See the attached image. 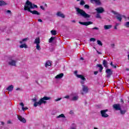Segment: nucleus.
<instances>
[{
	"mask_svg": "<svg viewBox=\"0 0 129 129\" xmlns=\"http://www.w3.org/2000/svg\"><path fill=\"white\" fill-rule=\"evenodd\" d=\"M38 8V6L36 5H33L32 2H30L29 0H27L26 1V3L25 4V5L24 6V11H28V12H29V13H31L32 14V15H37V16H40L41 14L38 12L36 10L32 11L31 10V9H35Z\"/></svg>",
	"mask_w": 129,
	"mask_h": 129,
	"instance_id": "1",
	"label": "nucleus"
},
{
	"mask_svg": "<svg viewBox=\"0 0 129 129\" xmlns=\"http://www.w3.org/2000/svg\"><path fill=\"white\" fill-rule=\"evenodd\" d=\"M50 99H51V97L44 96L43 98H41L38 102H37V99L36 98L32 99V102H34V106L35 107H37L38 105L39 106H40V105H42V103H44V104L47 103V101L45 100H50Z\"/></svg>",
	"mask_w": 129,
	"mask_h": 129,
	"instance_id": "2",
	"label": "nucleus"
},
{
	"mask_svg": "<svg viewBox=\"0 0 129 129\" xmlns=\"http://www.w3.org/2000/svg\"><path fill=\"white\" fill-rule=\"evenodd\" d=\"M75 10L77 15L78 16L83 17V18H84V19H89V18H90V15L86 13V12L84 11V10L78 7H76Z\"/></svg>",
	"mask_w": 129,
	"mask_h": 129,
	"instance_id": "3",
	"label": "nucleus"
},
{
	"mask_svg": "<svg viewBox=\"0 0 129 129\" xmlns=\"http://www.w3.org/2000/svg\"><path fill=\"white\" fill-rule=\"evenodd\" d=\"M107 111H108V109L101 110L100 113H101V115L102 117L106 118V117H108V116H109L108 114H106V112H107Z\"/></svg>",
	"mask_w": 129,
	"mask_h": 129,
	"instance_id": "4",
	"label": "nucleus"
},
{
	"mask_svg": "<svg viewBox=\"0 0 129 129\" xmlns=\"http://www.w3.org/2000/svg\"><path fill=\"white\" fill-rule=\"evenodd\" d=\"M106 73H107V78H109L111 75H112V71L110 69H107L106 70Z\"/></svg>",
	"mask_w": 129,
	"mask_h": 129,
	"instance_id": "5",
	"label": "nucleus"
},
{
	"mask_svg": "<svg viewBox=\"0 0 129 129\" xmlns=\"http://www.w3.org/2000/svg\"><path fill=\"white\" fill-rule=\"evenodd\" d=\"M113 13L114 14V15H117L116 16L117 20H118V21H119V22H121V21L122 20V18H121V15L115 11H113Z\"/></svg>",
	"mask_w": 129,
	"mask_h": 129,
	"instance_id": "6",
	"label": "nucleus"
},
{
	"mask_svg": "<svg viewBox=\"0 0 129 129\" xmlns=\"http://www.w3.org/2000/svg\"><path fill=\"white\" fill-rule=\"evenodd\" d=\"M113 108L115 110H120L121 109V106L120 104H115L113 105Z\"/></svg>",
	"mask_w": 129,
	"mask_h": 129,
	"instance_id": "7",
	"label": "nucleus"
},
{
	"mask_svg": "<svg viewBox=\"0 0 129 129\" xmlns=\"http://www.w3.org/2000/svg\"><path fill=\"white\" fill-rule=\"evenodd\" d=\"M80 25H83V26H86V27H87V26H89V25H92V24H93V22H91V21H89V22H79Z\"/></svg>",
	"mask_w": 129,
	"mask_h": 129,
	"instance_id": "8",
	"label": "nucleus"
},
{
	"mask_svg": "<svg viewBox=\"0 0 129 129\" xmlns=\"http://www.w3.org/2000/svg\"><path fill=\"white\" fill-rule=\"evenodd\" d=\"M97 14H102L104 12V9L102 7H99L95 9Z\"/></svg>",
	"mask_w": 129,
	"mask_h": 129,
	"instance_id": "9",
	"label": "nucleus"
},
{
	"mask_svg": "<svg viewBox=\"0 0 129 129\" xmlns=\"http://www.w3.org/2000/svg\"><path fill=\"white\" fill-rule=\"evenodd\" d=\"M18 119L21 122H23V123H26V122H27V120H26V119H25V118L22 117V116H21V115L18 116Z\"/></svg>",
	"mask_w": 129,
	"mask_h": 129,
	"instance_id": "10",
	"label": "nucleus"
},
{
	"mask_svg": "<svg viewBox=\"0 0 129 129\" xmlns=\"http://www.w3.org/2000/svg\"><path fill=\"white\" fill-rule=\"evenodd\" d=\"M94 2L98 6H100V5H101V2H100V0H90V3L91 4H93Z\"/></svg>",
	"mask_w": 129,
	"mask_h": 129,
	"instance_id": "11",
	"label": "nucleus"
},
{
	"mask_svg": "<svg viewBox=\"0 0 129 129\" xmlns=\"http://www.w3.org/2000/svg\"><path fill=\"white\" fill-rule=\"evenodd\" d=\"M77 77L78 78H80L83 81H86V79L84 77V76L82 75H77Z\"/></svg>",
	"mask_w": 129,
	"mask_h": 129,
	"instance_id": "12",
	"label": "nucleus"
},
{
	"mask_svg": "<svg viewBox=\"0 0 129 129\" xmlns=\"http://www.w3.org/2000/svg\"><path fill=\"white\" fill-rule=\"evenodd\" d=\"M63 76H64V74L63 73H60L57 75H56L55 77V79H61V78H63Z\"/></svg>",
	"mask_w": 129,
	"mask_h": 129,
	"instance_id": "13",
	"label": "nucleus"
},
{
	"mask_svg": "<svg viewBox=\"0 0 129 129\" xmlns=\"http://www.w3.org/2000/svg\"><path fill=\"white\" fill-rule=\"evenodd\" d=\"M83 91H84L85 93H87L88 92V87L85 85H83Z\"/></svg>",
	"mask_w": 129,
	"mask_h": 129,
	"instance_id": "14",
	"label": "nucleus"
},
{
	"mask_svg": "<svg viewBox=\"0 0 129 129\" xmlns=\"http://www.w3.org/2000/svg\"><path fill=\"white\" fill-rule=\"evenodd\" d=\"M17 61L16 60H12L11 61L9 62V65H11V66H16V63Z\"/></svg>",
	"mask_w": 129,
	"mask_h": 129,
	"instance_id": "15",
	"label": "nucleus"
},
{
	"mask_svg": "<svg viewBox=\"0 0 129 129\" xmlns=\"http://www.w3.org/2000/svg\"><path fill=\"white\" fill-rule=\"evenodd\" d=\"M57 17H60V18H62V19H64L65 18V15H64L63 14L61 13L60 12H58L56 14Z\"/></svg>",
	"mask_w": 129,
	"mask_h": 129,
	"instance_id": "16",
	"label": "nucleus"
},
{
	"mask_svg": "<svg viewBox=\"0 0 129 129\" xmlns=\"http://www.w3.org/2000/svg\"><path fill=\"white\" fill-rule=\"evenodd\" d=\"M6 90H8V91H13V90H14V86H13V85L9 86L7 88Z\"/></svg>",
	"mask_w": 129,
	"mask_h": 129,
	"instance_id": "17",
	"label": "nucleus"
},
{
	"mask_svg": "<svg viewBox=\"0 0 129 129\" xmlns=\"http://www.w3.org/2000/svg\"><path fill=\"white\" fill-rule=\"evenodd\" d=\"M112 27V26H111V25H104V29H105V30H109V29H111Z\"/></svg>",
	"mask_w": 129,
	"mask_h": 129,
	"instance_id": "18",
	"label": "nucleus"
},
{
	"mask_svg": "<svg viewBox=\"0 0 129 129\" xmlns=\"http://www.w3.org/2000/svg\"><path fill=\"white\" fill-rule=\"evenodd\" d=\"M97 67H99V68H100L99 72H102V70H103V67H102V65L101 64H97Z\"/></svg>",
	"mask_w": 129,
	"mask_h": 129,
	"instance_id": "19",
	"label": "nucleus"
},
{
	"mask_svg": "<svg viewBox=\"0 0 129 129\" xmlns=\"http://www.w3.org/2000/svg\"><path fill=\"white\" fill-rule=\"evenodd\" d=\"M97 67H99V68H100L99 72H102V70H103V67H102V65L101 64H97Z\"/></svg>",
	"mask_w": 129,
	"mask_h": 129,
	"instance_id": "20",
	"label": "nucleus"
},
{
	"mask_svg": "<svg viewBox=\"0 0 129 129\" xmlns=\"http://www.w3.org/2000/svg\"><path fill=\"white\" fill-rule=\"evenodd\" d=\"M40 37L36 38L34 40V44H40Z\"/></svg>",
	"mask_w": 129,
	"mask_h": 129,
	"instance_id": "21",
	"label": "nucleus"
},
{
	"mask_svg": "<svg viewBox=\"0 0 129 129\" xmlns=\"http://www.w3.org/2000/svg\"><path fill=\"white\" fill-rule=\"evenodd\" d=\"M8 3H6L4 1H0V7H2V6H7Z\"/></svg>",
	"mask_w": 129,
	"mask_h": 129,
	"instance_id": "22",
	"label": "nucleus"
},
{
	"mask_svg": "<svg viewBox=\"0 0 129 129\" xmlns=\"http://www.w3.org/2000/svg\"><path fill=\"white\" fill-rule=\"evenodd\" d=\"M103 65L105 68H107V61L105 59L103 60Z\"/></svg>",
	"mask_w": 129,
	"mask_h": 129,
	"instance_id": "23",
	"label": "nucleus"
},
{
	"mask_svg": "<svg viewBox=\"0 0 129 129\" xmlns=\"http://www.w3.org/2000/svg\"><path fill=\"white\" fill-rule=\"evenodd\" d=\"M20 48H25V49H27L28 48V45L26 43H24L23 44H21L20 45Z\"/></svg>",
	"mask_w": 129,
	"mask_h": 129,
	"instance_id": "24",
	"label": "nucleus"
},
{
	"mask_svg": "<svg viewBox=\"0 0 129 129\" xmlns=\"http://www.w3.org/2000/svg\"><path fill=\"white\" fill-rule=\"evenodd\" d=\"M52 65V63H51V62L49 60L46 62L45 63V67H48V66H51Z\"/></svg>",
	"mask_w": 129,
	"mask_h": 129,
	"instance_id": "25",
	"label": "nucleus"
},
{
	"mask_svg": "<svg viewBox=\"0 0 129 129\" xmlns=\"http://www.w3.org/2000/svg\"><path fill=\"white\" fill-rule=\"evenodd\" d=\"M126 112V110H121V109H120V114H125V113Z\"/></svg>",
	"mask_w": 129,
	"mask_h": 129,
	"instance_id": "26",
	"label": "nucleus"
},
{
	"mask_svg": "<svg viewBox=\"0 0 129 129\" xmlns=\"http://www.w3.org/2000/svg\"><path fill=\"white\" fill-rule=\"evenodd\" d=\"M50 32L53 35H57V31L56 30H51Z\"/></svg>",
	"mask_w": 129,
	"mask_h": 129,
	"instance_id": "27",
	"label": "nucleus"
},
{
	"mask_svg": "<svg viewBox=\"0 0 129 129\" xmlns=\"http://www.w3.org/2000/svg\"><path fill=\"white\" fill-rule=\"evenodd\" d=\"M55 37H51L49 39V43H52L54 40H55Z\"/></svg>",
	"mask_w": 129,
	"mask_h": 129,
	"instance_id": "28",
	"label": "nucleus"
},
{
	"mask_svg": "<svg viewBox=\"0 0 129 129\" xmlns=\"http://www.w3.org/2000/svg\"><path fill=\"white\" fill-rule=\"evenodd\" d=\"M28 40H29V38H24L23 39H22V41H20L19 43L20 44H22L23 42H26V41H28Z\"/></svg>",
	"mask_w": 129,
	"mask_h": 129,
	"instance_id": "29",
	"label": "nucleus"
},
{
	"mask_svg": "<svg viewBox=\"0 0 129 129\" xmlns=\"http://www.w3.org/2000/svg\"><path fill=\"white\" fill-rule=\"evenodd\" d=\"M60 117H63V118H65V115H63V114H61L60 115L57 116L56 117V118H60Z\"/></svg>",
	"mask_w": 129,
	"mask_h": 129,
	"instance_id": "30",
	"label": "nucleus"
},
{
	"mask_svg": "<svg viewBox=\"0 0 129 129\" xmlns=\"http://www.w3.org/2000/svg\"><path fill=\"white\" fill-rule=\"evenodd\" d=\"M36 50H38V51L41 50V46H40V44H36Z\"/></svg>",
	"mask_w": 129,
	"mask_h": 129,
	"instance_id": "31",
	"label": "nucleus"
},
{
	"mask_svg": "<svg viewBox=\"0 0 129 129\" xmlns=\"http://www.w3.org/2000/svg\"><path fill=\"white\" fill-rule=\"evenodd\" d=\"M72 126H71L70 129H77L76 128V124L73 123L72 124Z\"/></svg>",
	"mask_w": 129,
	"mask_h": 129,
	"instance_id": "32",
	"label": "nucleus"
},
{
	"mask_svg": "<svg viewBox=\"0 0 129 129\" xmlns=\"http://www.w3.org/2000/svg\"><path fill=\"white\" fill-rule=\"evenodd\" d=\"M78 100V96H74L72 98L73 101H75Z\"/></svg>",
	"mask_w": 129,
	"mask_h": 129,
	"instance_id": "33",
	"label": "nucleus"
},
{
	"mask_svg": "<svg viewBox=\"0 0 129 129\" xmlns=\"http://www.w3.org/2000/svg\"><path fill=\"white\" fill-rule=\"evenodd\" d=\"M96 18L97 19H101V16H100V14L99 13H97L96 14Z\"/></svg>",
	"mask_w": 129,
	"mask_h": 129,
	"instance_id": "34",
	"label": "nucleus"
},
{
	"mask_svg": "<svg viewBox=\"0 0 129 129\" xmlns=\"http://www.w3.org/2000/svg\"><path fill=\"white\" fill-rule=\"evenodd\" d=\"M97 44L98 45H99L100 46H102V42H101V41L99 40H98L97 41Z\"/></svg>",
	"mask_w": 129,
	"mask_h": 129,
	"instance_id": "35",
	"label": "nucleus"
},
{
	"mask_svg": "<svg viewBox=\"0 0 129 129\" xmlns=\"http://www.w3.org/2000/svg\"><path fill=\"white\" fill-rule=\"evenodd\" d=\"M89 8H90V6H89L88 5H85L84 6V8L86 9L87 10H89Z\"/></svg>",
	"mask_w": 129,
	"mask_h": 129,
	"instance_id": "36",
	"label": "nucleus"
},
{
	"mask_svg": "<svg viewBox=\"0 0 129 129\" xmlns=\"http://www.w3.org/2000/svg\"><path fill=\"white\" fill-rule=\"evenodd\" d=\"M85 4V2L83 0H81L80 2V5L81 6H84V4Z\"/></svg>",
	"mask_w": 129,
	"mask_h": 129,
	"instance_id": "37",
	"label": "nucleus"
},
{
	"mask_svg": "<svg viewBox=\"0 0 129 129\" xmlns=\"http://www.w3.org/2000/svg\"><path fill=\"white\" fill-rule=\"evenodd\" d=\"M90 42H95L96 41V39L94 38H91L90 39Z\"/></svg>",
	"mask_w": 129,
	"mask_h": 129,
	"instance_id": "38",
	"label": "nucleus"
},
{
	"mask_svg": "<svg viewBox=\"0 0 129 129\" xmlns=\"http://www.w3.org/2000/svg\"><path fill=\"white\" fill-rule=\"evenodd\" d=\"M124 26L126 27V28H129V22H126Z\"/></svg>",
	"mask_w": 129,
	"mask_h": 129,
	"instance_id": "39",
	"label": "nucleus"
},
{
	"mask_svg": "<svg viewBox=\"0 0 129 129\" xmlns=\"http://www.w3.org/2000/svg\"><path fill=\"white\" fill-rule=\"evenodd\" d=\"M22 110H23L24 111H25V110H27V109H28V108L27 107H22Z\"/></svg>",
	"mask_w": 129,
	"mask_h": 129,
	"instance_id": "40",
	"label": "nucleus"
},
{
	"mask_svg": "<svg viewBox=\"0 0 129 129\" xmlns=\"http://www.w3.org/2000/svg\"><path fill=\"white\" fill-rule=\"evenodd\" d=\"M85 81H81V84L82 85V86H83L84 85V83H85Z\"/></svg>",
	"mask_w": 129,
	"mask_h": 129,
	"instance_id": "41",
	"label": "nucleus"
},
{
	"mask_svg": "<svg viewBox=\"0 0 129 129\" xmlns=\"http://www.w3.org/2000/svg\"><path fill=\"white\" fill-rule=\"evenodd\" d=\"M19 105H21L22 106V107H24L25 106V105L24 104V103H23V102L20 103Z\"/></svg>",
	"mask_w": 129,
	"mask_h": 129,
	"instance_id": "42",
	"label": "nucleus"
},
{
	"mask_svg": "<svg viewBox=\"0 0 129 129\" xmlns=\"http://www.w3.org/2000/svg\"><path fill=\"white\" fill-rule=\"evenodd\" d=\"M62 99V98H58L55 100V101H59V100H61Z\"/></svg>",
	"mask_w": 129,
	"mask_h": 129,
	"instance_id": "43",
	"label": "nucleus"
},
{
	"mask_svg": "<svg viewBox=\"0 0 129 129\" xmlns=\"http://www.w3.org/2000/svg\"><path fill=\"white\" fill-rule=\"evenodd\" d=\"M70 97V96H69V95H67L64 97V98H67V99H69Z\"/></svg>",
	"mask_w": 129,
	"mask_h": 129,
	"instance_id": "44",
	"label": "nucleus"
},
{
	"mask_svg": "<svg viewBox=\"0 0 129 129\" xmlns=\"http://www.w3.org/2000/svg\"><path fill=\"white\" fill-rule=\"evenodd\" d=\"M40 9H41V10H43V11L45 10V8L42 6H40Z\"/></svg>",
	"mask_w": 129,
	"mask_h": 129,
	"instance_id": "45",
	"label": "nucleus"
},
{
	"mask_svg": "<svg viewBox=\"0 0 129 129\" xmlns=\"http://www.w3.org/2000/svg\"><path fill=\"white\" fill-rule=\"evenodd\" d=\"M94 74L95 75H97L98 74V71H95L94 72Z\"/></svg>",
	"mask_w": 129,
	"mask_h": 129,
	"instance_id": "46",
	"label": "nucleus"
},
{
	"mask_svg": "<svg viewBox=\"0 0 129 129\" xmlns=\"http://www.w3.org/2000/svg\"><path fill=\"white\" fill-rule=\"evenodd\" d=\"M99 28L98 27H94L92 28V30H98Z\"/></svg>",
	"mask_w": 129,
	"mask_h": 129,
	"instance_id": "47",
	"label": "nucleus"
},
{
	"mask_svg": "<svg viewBox=\"0 0 129 129\" xmlns=\"http://www.w3.org/2000/svg\"><path fill=\"white\" fill-rule=\"evenodd\" d=\"M38 22H40V23H42V22H43V20H42V19H39L38 20Z\"/></svg>",
	"mask_w": 129,
	"mask_h": 129,
	"instance_id": "48",
	"label": "nucleus"
},
{
	"mask_svg": "<svg viewBox=\"0 0 129 129\" xmlns=\"http://www.w3.org/2000/svg\"><path fill=\"white\" fill-rule=\"evenodd\" d=\"M114 46H115L114 44H111V46L112 47V48H114Z\"/></svg>",
	"mask_w": 129,
	"mask_h": 129,
	"instance_id": "49",
	"label": "nucleus"
},
{
	"mask_svg": "<svg viewBox=\"0 0 129 129\" xmlns=\"http://www.w3.org/2000/svg\"><path fill=\"white\" fill-rule=\"evenodd\" d=\"M7 123H8V124L12 123V121H11V120H8V121H7Z\"/></svg>",
	"mask_w": 129,
	"mask_h": 129,
	"instance_id": "50",
	"label": "nucleus"
},
{
	"mask_svg": "<svg viewBox=\"0 0 129 129\" xmlns=\"http://www.w3.org/2000/svg\"><path fill=\"white\" fill-rule=\"evenodd\" d=\"M70 114H72L74 113V112H73V110H71L70 112Z\"/></svg>",
	"mask_w": 129,
	"mask_h": 129,
	"instance_id": "51",
	"label": "nucleus"
},
{
	"mask_svg": "<svg viewBox=\"0 0 129 129\" xmlns=\"http://www.w3.org/2000/svg\"><path fill=\"white\" fill-rule=\"evenodd\" d=\"M114 29L115 30H117V26H115L114 27Z\"/></svg>",
	"mask_w": 129,
	"mask_h": 129,
	"instance_id": "52",
	"label": "nucleus"
},
{
	"mask_svg": "<svg viewBox=\"0 0 129 129\" xmlns=\"http://www.w3.org/2000/svg\"><path fill=\"white\" fill-rule=\"evenodd\" d=\"M7 13H8L9 14H11V10H8Z\"/></svg>",
	"mask_w": 129,
	"mask_h": 129,
	"instance_id": "53",
	"label": "nucleus"
},
{
	"mask_svg": "<svg viewBox=\"0 0 129 129\" xmlns=\"http://www.w3.org/2000/svg\"><path fill=\"white\" fill-rule=\"evenodd\" d=\"M112 67H113V68H116V66L113 64L112 65Z\"/></svg>",
	"mask_w": 129,
	"mask_h": 129,
	"instance_id": "54",
	"label": "nucleus"
},
{
	"mask_svg": "<svg viewBox=\"0 0 129 129\" xmlns=\"http://www.w3.org/2000/svg\"><path fill=\"white\" fill-rule=\"evenodd\" d=\"M1 124H2V125H4V124H5V122L2 121L1 122Z\"/></svg>",
	"mask_w": 129,
	"mask_h": 129,
	"instance_id": "55",
	"label": "nucleus"
},
{
	"mask_svg": "<svg viewBox=\"0 0 129 129\" xmlns=\"http://www.w3.org/2000/svg\"><path fill=\"white\" fill-rule=\"evenodd\" d=\"M75 74H77L78 73V72L77 71H75V72H74Z\"/></svg>",
	"mask_w": 129,
	"mask_h": 129,
	"instance_id": "56",
	"label": "nucleus"
},
{
	"mask_svg": "<svg viewBox=\"0 0 129 129\" xmlns=\"http://www.w3.org/2000/svg\"><path fill=\"white\" fill-rule=\"evenodd\" d=\"M110 65H111V66H112L113 65V64L112 63V62H110Z\"/></svg>",
	"mask_w": 129,
	"mask_h": 129,
	"instance_id": "57",
	"label": "nucleus"
},
{
	"mask_svg": "<svg viewBox=\"0 0 129 129\" xmlns=\"http://www.w3.org/2000/svg\"><path fill=\"white\" fill-rule=\"evenodd\" d=\"M97 53H98V54H101V52H100L99 51L97 50Z\"/></svg>",
	"mask_w": 129,
	"mask_h": 129,
	"instance_id": "58",
	"label": "nucleus"
},
{
	"mask_svg": "<svg viewBox=\"0 0 129 129\" xmlns=\"http://www.w3.org/2000/svg\"><path fill=\"white\" fill-rule=\"evenodd\" d=\"M72 23H76V21H75V20H72Z\"/></svg>",
	"mask_w": 129,
	"mask_h": 129,
	"instance_id": "59",
	"label": "nucleus"
},
{
	"mask_svg": "<svg viewBox=\"0 0 129 129\" xmlns=\"http://www.w3.org/2000/svg\"><path fill=\"white\" fill-rule=\"evenodd\" d=\"M119 25V24H118V23H116L115 26H116V27H117V26H118Z\"/></svg>",
	"mask_w": 129,
	"mask_h": 129,
	"instance_id": "60",
	"label": "nucleus"
},
{
	"mask_svg": "<svg viewBox=\"0 0 129 129\" xmlns=\"http://www.w3.org/2000/svg\"><path fill=\"white\" fill-rule=\"evenodd\" d=\"M126 71H129V69L128 68H126Z\"/></svg>",
	"mask_w": 129,
	"mask_h": 129,
	"instance_id": "61",
	"label": "nucleus"
},
{
	"mask_svg": "<svg viewBox=\"0 0 129 129\" xmlns=\"http://www.w3.org/2000/svg\"><path fill=\"white\" fill-rule=\"evenodd\" d=\"M81 60H84V58H83V57H81Z\"/></svg>",
	"mask_w": 129,
	"mask_h": 129,
	"instance_id": "62",
	"label": "nucleus"
},
{
	"mask_svg": "<svg viewBox=\"0 0 129 129\" xmlns=\"http://www.w3.org/2000/svg\"><path fill=\"white\" fill-rule=\"evenodd\" d=\"M45 6L47 8V7H48L47 6V4H45Z\"/></svg>",
	"mask_w": 129,
	"mask_h": 129,
	"instance_id": "63",
	"label": "nucleus"
},
{
	"mask_svg": "<svg viewBox=\"0 0 129 129\" xmlns=\"http://www.w3.org/2000/svg\"><path fill=\"white\" fill-rule=\"evenodd\" d=\"M128 59L129 60V54L128 55Z\"/></svg>",
	"mask_w": 129,
	"mask_h": 129,
	"instance_id": "64",
	"label": "nucleus"
}]
</instances>
